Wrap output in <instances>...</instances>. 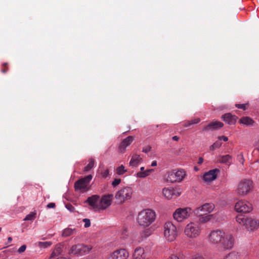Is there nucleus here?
Instances as JSON below:
<instances>
[{
	"instance_id": "de8ad7c7",
	"label": "nucleus",
	"mask_w": 259,
	"mask_h": 259,
	"mask_svg": "<svg viewBox=\"0 0 259 259\" xmlns=\"http://www.w3.org/2000/svg\"><path fill=\"white\" fill-rule=\"evenodd\" d=\"M190 121H191V123L192 124H196L200 122V119L199 118H195L194 119H192Z\"/></svg>"
},
{
	"instance_id": "1a4fd4ad",
	"label": "nucleus",
	"mask_w": 259,
	"mask_h": 259,
	"mask_svg": "<svg viewBox=\"0 0 259 259\" xmlns=\"http://www.w3.org/2000/svg\"><path fill=\"white\" fill-rule=\"evenodd\" d=\"M133 189L130 187H125L119 190L115 194V197L120 203H123L125 200L132 197Z\"/></svg>"
},
{
	"instance_id": "4d7b16f0",
	"label": "nucleus",
	"mask_w": 259,
	"mask_h": 259,
	"mask_svg": "<svg viewBox=\"0 0 259 259\" xmlns=\"http://www.w3.org/2000/svg\"><path fill=\"white\" fill-rule=\"evenodd\" d=\"M169 259H179L177 256L172 255L170 256Z\"/></svg>"
},
{
	"instance_id": "4c0bfd02",
	"label": "nucleus",
	"mask_w": 259,
	"mask_h": 259,
	"mask_svg": "<svg viewBox=\"0 0 259 259\" xmlns=\"http://www.w3.org/2000/svg\"><path fill=\"white\" fill-rule=\"evenodd\" d=\"M7 65L8 64L7 63H5L3 64L1 71L3 73H6L8 70V67H7Z\"/></svg>"
},
{
	"instance_id": "f257e3e1",
	"label": "nucleus",
	"mask_w": 259,
	"mask_h": 259,
	"mask_svg": "<svg viewBox=\"0 0 259 259\" xmlns=\"http://www.w3.org/2000/svg\"><path fill=\"white\" fill-rule=\"evenodd\" d=\"M208 238L209 243L217 245L219 250L221 251L231 249L235 243L233 235L227 234L221 230L211 231L208 235Z\"/></svg>"
},
{
	"instance_id": "8fccbe9b",
	"label": "nucleus",
	"mask_w": 259,
	"mask_h": 259,
	"mask_svg": "<svg viewBox=\"0 0 259 259\" xmlns=\"http://www.w3.org/2000/svg\"><path fill=\"white\" fill-rule=\"evenodd\" d=\"M210 218H211L210 215H207V216H206L205 218H202V219H203V220H201V222H207L210 219Z\"/></svg>"
},
{
	"instance_id": "58836bf2",
	"label": "nucleus",
	"mask_w": 259,
	"mask_h": 259,
	"mask_svg": "<svg viewBox=\"0 0 259 259\" xmlns=\"http://www.w3.org/2000/svg\"><path fill=\"white\" fill-rule=\"evenodd\" d=\"M66 207L68 210H69L71 212H74L75 209L74 207L71 204H66Z\"/></svg>"
},
{
	"instance_id": "7c9ffc66",
	"label": "nucleus",
	"mask_w": 259,
	"mask_h": 259,
	"mask_svg": "<svg viewBox=\"0 0 259 259\" xmlns=\"http://www.w3.org/2000/svg\"><path fill=\"white\" fill-rule=\"evenodd\" d=\"M36 212H31L29 214L27 215L24 219V221H33L35 218Z\"/></svg>"
},
{
	"instance_id": "f704fd0d",
	"label": "nucleus",
	"mask_w": 259,
	"mask_h": 259,
	"mask_svg": "<svg viewBox=\"0 0 259 259\" xmlns=\"http://www.w3.org/2000/svg\"><path fill=\"white\" fill-rule=\"evenodd\" d=\"M148 176L146 170L140 171L137 174V177L140 178H144Z\"/></svg>"
},
{
	"instance_id": "9d476101",
	"label": "nucleus",
	"mask_w": 259,
	"mask_h": 259,
	"mask_svg": "<svg viewBox=\"0 0 259 259\" xmlns=\"http://www.w3.org/2000/svg\"><path fill=\"white\" fill-rule=\"evenodd\" d=\"M186 175V172L183 169H179L177 171L173 170L168 172L166 181L170 183L180 182Z\"/></svg>"
},
{
	"instance_id": "7ed1b4c3",
	"label": "nucleus",
	"mask_w": 259,
	"mask_h": 259,
	"mask_svg": "<svg viewBox=\"0 0 259 259\" xmlns=\"http://www.w3.org/2000/svg\"><path fill=\"white\" fill-rule=\"evenodd\" d=\"M201 232V227L200 223L191 222L186 225L184 230V235L188 238L194 239L197 238Z\"/></svg>"
},
{
	"instance_id": "39448f33",
	"label": "nucleus",
	"mask_w": 259,
	"mask_h": 259,
	"mask_svg": "<svg viewBox=\"0 0 259 259\" xmlns=\"http://www.w3.org/2000/svg\"><path fill=\"white\" fill-rule=\"evenodd\" d=\"M253 187L252 181L249 179H243L238 184L236 192L239 196H244L251 191Z\"/></svg>"
},
{
	"instance_id": "f3484780",
	"label": "nucleus",
	"mask_w": 259,
	"mask_h": 259,
	"mask_svg": "<svg viewBox=\"0 0 259 259\" xmlns=\"http://www.w3.org/2000/svg\"><path fill=\"white\" fill-rule=\"evenodd\" d=\"M134 140L135 137L131 136L123 140L118 147L119 152L124 153L126 150V148L130 146Z\"/></svg>"
},
{
	"instance_id": "13d9d810",
	"label": "nucleus",
	"mask_w": 259,
	"mask_h": 259,
	"mask_svg": "<svg viewBox=\"0 0 259 259\" xmlns=\"http://www.w3.org/2000/svg\"><path fill=\"white\" fill-rule=\"evenodd\" d=\"M12 238L11 237H8V241L9 243H10L12 241Z\"/></svg>"
},
{
	"instance_id": "423d86ee",
	"label": "nucleus",
	"mask_w": 259,
	"mask_h": 259,
	"mask_svg": "<svg viewBox=\"0 0 259 259\" xmlns=\"http://www.w3.org/2000/svg\"><path fill=\"white\" fill-rule=\"evenodd\" d=\"M92 249L91 245L84 244L78 243L72 245L68 250L69 255H83L88 253Z\"/></svg>"
},
{
	"instance_id": "5fc2aeb1",
	"label": "nucleus",
	"mask_w": 259,
	"mask_h": 259,
	"mask_svg": "<svg viewBox=\"0 0 259 259\" xmlns=\"http://www.w3.org/2000/svg\"><path fill=\"white\" fill-rule=\"evenodd\" d=\"M153 170H154L153 169H149L146 170V172H147V173L148 174V176H149L151 172L153 171Z\"/></svg>"
},
{
	"instance_id": "a878e982",
	"label": "nucleus",
	"mask_w": 259,
	"mask_h": 259,
	"mask_svg": "<svg viewBox=\"0 0 259 259\" xmlns=\"http://www.w3.org/2000/svg\"><path fill=\"white\" fill-rule=\"evenodd\" d=\"M224 259H241L240 254L236 251H232L228 253Z\"/></svg>"
},
{
	"instance_id": "f8f14e48",
	"label": "nucleus",
	"mask_w": 259,
	"mask_h": 259,
	"mask_svg": "<svg viewBox=\"0 0 259 259\" xmlns=\"http://www.w3.org/2000/svg\"><path fill=\"white\" fill-rule=\"evenodd\" d=\"M214 208V205L213 204L205 203L196 208L194 212L196 214L201 216L211 212Z\"/></svg>"
},
{
	"instance_id": "603ef678",
	"label": "nucleus",
	"mask_w": 259,
	"mask_h": 259,
	"mask_svg": "<svg viewBox=\"0 0 259 259\" xmlns=\"http://www.w3.org/2000/svg\"><path fill=\"white\" fill-rule=\"evenodd\" d=\"M203 159L202 157H199V160H198V163L199 164H201L203 163Z\"/></svg>"
},
{
	"instance_id": "6e6d98bb",
	"label": "nucleus",
	"mask_w": 259,
	"mask_h": 259,
	"mask_svg": "<svg viewBox=\"0 0 259 259\" xmlns=\"http://www.w3.org/2000/svg\"><path fill=\"white\" fill-rule=\"evenodd\" d=\"M151 166H155L157 165V162L156 161L154 160V161H153L152 163H151Z\"/></svg>"
},
{
	"instance_id": "09e8293b",
	"label": "nucleus",
	"mask_w": 259,
	"mask_h": 259,
	"mask_svg": "<svg viewBox=\"0 0 259 259\" xmlns=\"http://www.w3.org/2000/svg\"><path fill=\"white\" fill-rule=\"evenodd\" d=\"M56 204L55 203L53 202L49 203L47 206V208H54Z\"/></svg>"
},
{
	"instance_id": "864d4df0",
	"label": "nucleus",
	"mask_w": 259,
	"mask_h": 259,
	"mask_svg": "<svg viewBox=\"0 0 259 259\" xmlns=\"http://www.w3.org/2000/svg\"><path fill=\"white\" fill-rule=\"evenodd\" d=\"M172 140L176 141H178L179 140V137L177 136H175L172 138Z\"/></svg>"
},
{
	"instance_id": "ea45409f",
	"label": "nucleus",
	"mask_w": 259,
	"mask_h": 259,
	"mask_svg": "<svg viewBox=\"0 0 259 259\" xmlns=\"http://www.w3.org/2000/svg\"><path fill=\"white\" fill-rule=\"evenodd\" d=\"M247 105V104H236L235 105V106L239 109H242L244 110H246V106Z\"/></svg>"
},
{
	"instance_id": "5701e85b",
	"label": "nucleus",
	"mask_w": 259,
	"mask_h": 259,
	"mask_svg": "<svg viewBox=\"0 0 259 259\" xmlns=\"http://www.w3.org/2000/svg\"><path fill=\"white\" fill-rule=\"evenodd\" d=\"M162 194L165 198L170 199L175 194V190L171 188H164L162 190Z\"/></svg>"
},
{
	"instance_id": "0eeeda50",
	"label": "nucleus",
	"mask_w": 259,
	"mask_h": 259,
	"mask_svg": "<svg viewBox=\"0 0 259 259\" xmlns=\"http://www.w3.org/2000/svg\"><path fill=\"white\" fill-rule=\"evenodd\" d=\"M92 178V175H89L76 181L74 184L75 191H80L81 192L88 191L90 189L89 185Z\"/></svg>"
},
{
	"instance_id": "aec40b11",
	"label": "nucleus",
	"mask_w": 259,
	"mask_h": 259,
	"mask_svg": "<svg viewBox=\"0 0 259 259\" xmlns=\"http://www.w3.org/2000/svg\"><path fill=\"white\" fill-rule=\"evenodd\" d=\"M224 121L229 124H234L236 121V117L230 113H226L222 115Z\"/></svg>"
},
{
	"instance_id": "9b49d317",
	"label": "nucleus",
	"mask_w": 259,
	"mask_h": 259,
	"mask_svg": "<svg viewBox=\"0 0 259 259\" xmlns=\"http://www.w3.org/2000/svg\"><path fill=\"white\" fill-rule=\"evenodd\" d=\"M235 209L239 212L247 213L252 210V207L249 202L240 200L235 204Z\"/></svg>"
},
{
	"instance_id": "ddd939ff",
	"label": "nucleus",
	"mask_w": 259,
	"mask_h": 259,
	"mask_svg": "<svg viewBox=\"0 0 259 259\" xmlns=\"http://www.w3.org/2000/svg\"><path fill=\"white\" fill-rule=\"evenodd\" d=\"M129 254L125 249H117L111 252L107 259H126Z\"/></svg>"
},
{
	"instance_id": "3c124183",
	"label": "nucleus",
	"mask_w": 259,
	"mask_h": 259,
	"mask_svg": "<svg viewBox=\"0 0 259 259\" xmlns=\"http://www.w3.org/2000/svg\"><path fill=\"white\" fill-rule=\"evenodd\" d=\"M192 123H191V121L190 120H189V121H186L184 124H183V126L184 127H188L189 126H190L191 125H192Z\"/></svg>"
},
{
	"instance_id": "dca6fc26",
	"label": "nucleus",
	"mask_w": 259,
	"mask_h": 259,
	"mask_svg": "<svg viewBox=\"0 0 259 259\" xmlns=\"http://www.w3.org/2000/svg\"><path fill=\"white\" fill-rule=\"evenodd\" d=\"M220 170L218 168H215L209 170L203 175V180L206 182H209L216 179L217 175L220 173Z\"/></svg>"
},
{
	"instance_id": "20e7f679",
	"label": "nucleus",
	"mask_w": 259,
	"mask_h": 259,
	"mask_svg": "<svg viewBox=\"0 0 259 259\" xmlns=\"http://www.w3.org/2000/svg\"><path fill=\"white\" fill-rule=\"evenodd\" d=\"M176 226L170 222H166L163 226V234L165 239L169 242L174 241L178 235Z\"/></svg>"
},
{
	"instance_id": "6ab92c4d",
	"label": "nucleus",
	"mask_w": 259,
	"mask_h": 259,
	"mask_svg": "<svg viewBox=\"0 0 259 259\" xmlns=\"http://www.w3.org/2000/svg\"><path fill=\"white\" fill-rule=\"evenodd\" d=\"M224 125V124L219 121H212L207 125L205 126L203 128V131H213L217 130L220 128L222 127Z\"/></svg>"
},
{
	"instance_id": "bf43d9fd",
	"label": "nucleus",
	"mask_w": 259,
	"mask_h": 259,
	"mask_svg": "<svg viewBox=\"0 0 259 259\" xmlns=\"http://www.w3.org/2000/svg\"><path fill=\"white\" fill-rule=\"evenodd\" d=\"M141 171H145L144 170V167H141L140 168Z\"/></svg>"
},
{
	"instance_id": "2f4dec72",
	"label": "nucleus",
	"mask_w": 259,
	"mask_h": 259,
	"mask_svg": "<svg viewBox=\"0 0 259 259\" xmlns=\"http://www.w3.org/2000/svg\"><path fill=\"white\" fill-rule=\"evenodd\" d=\"M222 143L221 141H217L214 142L211 146L210 147V150H214V149L220 147L222 145Z\"/></svg>"
},
{
	"instance_id": "49530a36",
	"label": "nucleus",
	"mask_w": 259,
	"mask_h": 259,
	"mask_svg": "<svg viewBox=\"0 0 259 259\" xmlns=\"http://www.w3.org/2000/svg\"><path fill=\"white\" fill-rule=\"evenodd\" d=\"M218 139H219V141H221V140H223L224 141L226 142L228 140V137H227L226 136H224L219 137L218 138Z\"/></svg>"
},
{
	"instance_id": "bb28decb",
	"label": "nucleus",
	"mask_w": 259,
	"mask_h": 259,
	"mask_svg": "<svg viewBox=\"0 0 259 259\" xmlns=\"http://www.w3.org/2000/svg\"><path fill=\"white\" fill-rule=\"evenodd\" d=\"M76 232L75 229L66 228L63 230L62 236L64 237H67L72 234H76Z\"/></svg>"
},
{
	"instance_id": "473e14b6",
	"label": "nucleus",
	"mask_w": 259,
	"mask_h": 259,
	"mask_svg": "<svg viewBox=\"0 0 259 259\" xmlns=\"http://www.w3.org/2000/svg\"><path fill=\"white\" fill-rule=\"evenodd\" d=\"M126 171V170L124 169V166L121 165L118 167L116 169V172L118 175H121L123 174Z\"/></svg>"
},
{
	"instance_id": "a19ab883",
	"label": "nucleus",
	"mask_w": 259,
	"mask_h": 259,
	"mask_svg": "<svg viewBox=\"0 0 259 259\" xmlns=\"http://www.w3.org/2000/svg\"><path fill=\"white\" fill-rule=\"evenodd\" d=\"M121 180L120 179H115L112 183V185L113 187H115L120 184Z\"/></svg>"
},
{
	"instance_id": "c756f323",
	"label": "nucleus",
	"mask_w": 259,
	"mask_h": 259,
	"mask_svg": "<svg viewBox=\"0 0 259 259\" xmlns=\"http://www.w3.org/2000/svg\"><path fill=\"white\" fill-rule=\"evenodd\" d=\"M94 164L95 160L93 158H90L88 164L84 167L83 171L85 172L89 171L94 167Z\"/></svg>"
},
{
	"instance_id": "f03ea898",
	"label": "nucleus",
	"mask_w": 259,
	"mask_h": 259,
	"mask_svg": "<svg viewBox=\"0 0 259 259\" xmlns=\"http://www.w3.org/2000/svg\"><path fill=\"white\" fill-rule=\"evenodd\" d=\"M156 214L151 209H145L141 211L137 218L138 224L144 227L149 226L155 221Z\"/></svg>"
},
{
	"instance_id": "412c9836",
	"label": "nucleus",
	"mask_w": 259,
	"mask_h": 259,
	"mask_svg": "<svg viewBox=\"0 0 259 259\" xmlns=\"http://www.w3.org/2000/svg\"><path fill=\"white\" fill-rule=\"evenodd\" d=\"M133 257L134 259H144L145 256L143 248L140 247L136 248L135 250Z\"/></svg>"
},
{
	"instance_id": "a18cd8bd",
	"label": "nucleus",
	"mask_w": 259,
	"mask_h": 259,
	"mask_svg": "<svg viewBox=\"0 0 259 259\" xmlns=\"http://www.w3.org/2000/svg\"><path fill=\"white\" fill-rule=\"evenodd\" d=\"M26 248V246L25 245H22L19 249H18V252L22 253L23 252Z\"/></svg>"
},
{
	"instance_id": "393cba45",
	"label": "nucleus",
	"mask_w": 259,
	"mask_h": 259,
	"mask_svg": "<svg viewBox=\"0 0 259 259\" xmlns=\"http://www.w3.org/2000/svg\"><path fill=\"white\" fill-rule=\"evenodd\" d=\"M64 245L62 243H59L56 245L54 250L51 254V257L54 258L58 256L62 252Z\"/></svg>"
},
{
	"instance_id": "c03bdc74",
	"label": "nucleus",
	"mask_w": 259,
	"mask_h": 259,
	"mask_svg": "<svg viewBox=\"0 0 259 259\" xmlns=\"http://www.w3.org/2000/svg\"><path fill=\"white\" fill-rule=\"evenodd\" d=\"M190 259H204V257L200 254H195Z\"/></svg>"
},
{
	"instance_id": "79ce46f5",
	"label": "nucleus",
	"mask_w": 259,
	"mask_h": 259,
	"mask_svg": "<svg viewBox=\"0 0 259 259\" xmlns=\"http://www.w3.org/2000/svg\"><path fill=\"white\" fill-rule=\"evenodd\" d=\"M83 221L84 222V227H89L91 225L90 220L88 219H84Z\"/></svg>"
},
{
	"instance_id": "4be33fe9",
	"label": "nucleus",
	"mask_w": 259,
	"mask_h": 259,
	"mask_svg": "<svg viewBox=\"0 0 259 259\" xmlns=\"http://www.w3.org/2000/svg\"><path fill=\"white\" fill-rule=\"evenodd\" d=\"M232 156L228 154L226 155L220 156L218 159V161L219 162L225 164L227 165H231L232 163Z\"/></svg>"
},
{
	"instance_id": "e433bc0d",
	"label": "nucleus",
	"mask_w": 259,
	"mask_h": 259,
	"mask_svg": "<svg viewBox=\"0 0 259 259\" xmlns=\"http://www.w3.org/2000/svg\"><path fill=\"white\" fill-rule=\"evenodd\" d=\"M102 177L104 178H106L109 175V171L106 169L101 172Z\"/></svg>"
},
{
	"instance_id": "a211bd4d",
	"label": "nucleus",
	"mask_w": 259,
	"mask_h": 259,
	"mask_svg": "<svg viewBox=\"0 0 259 259\" xmlns=\"http://www.w3.org/2000/svg\"><path fill=\"white\" fill-rule=\"evenodd\" d=\"M100 196L98 195H93L88 197L85 202L88 203L93 208L99 209Z\"/></svg>"
},
{
	"instance_id": "4468645a",
	"label": "nucleus",
	"mask_w": 259,
	"mask_h": 259,
	"mask_svg": "<svg viewBox=\"0 0 259 259\" xmlns=\"http://www.w3.org/2000/svg\"><path fill=\"white\" fill-rule=\"evenodd\" d=\"M113 195L112 194H107L103 195L99 201V209L104 210L109 207L111 204Z\"/></svg>"
},
{
	"instance_id": "c85d7f7f",
	"label": "nucleus",
	"mask_w": 259,
	"mask_h": 259,
	"mask_svg": "<svg viewBox=\"0 0 259 259\" xmlns=\"http://www.w3.org/2000/svg\"><path fill=\"white\" fill-rule=\"evenodd\" d=\"M240 122L242 124L250 125L253 124L254 122L253 120L250 117H244L240 119Z\"/></svg>"
},
{
	"instance_id": "c9c22d12",
	"label": "nucleus",
	"mask_w": 259,
	"mask_h": 259,
	"mask_svg": "<svg viewBox=\"0 0 259 259\" xmlns=\"http://www.w3.org/2000/svg\"><path fill=\"white\" fill-rule=\"evenodd\" d=\"M237 160L240 163H241L242 165L243 164L244 161V159L243 154L242 153L239 154L237 155Z\"/></svg>"
},
{
	"instance_id": "72a5a7b5",
	"label": "nucleus",
	"mask_w": 259,
	"mask_h": 259,
	"mask_svg": "<svg viewBox=\"0 0 259 259\" xmlns=\"http://www.w3.org/2000/svg\"><path fill=\"white\" fill-rule=\"evenodd\" d=\"M52 243L51 242H39L38 245L41 247L46 248L51 245Z\"/></svg>"
},
{
	"instance_id": "6e6552de",
	"label": "nucleus",
	"mask_w": 259,
	"mask_h": 259,
	"mask_svg": "<svg viewBox=\"0 0 259 259\" xmlns=\"http://www.w3.org/2000/svg\"><path fill=\"white\" fill-rule=\"evenodd\" d=\"M191 213V209L190 207L177 208L173 213L174 219L178 222H182L188 219Z\"/></svg>"
},
{
	"instance_id": "b1692460",
	"label": "nucleus",
	"mask_w": 259,
	"mask_h": 259,
	"mask_svg": "<svg viewBox=\"0 0 259 259\" xmlns=\"http://www.w3.org/2000/svg\"><path fill=\"white\" fill-rule=\"evenodd\" d=\"M142 160V159L139 155L134 154L130 162V166L133 167L137 166Z\"/></svg>"
},
{
	"instance_id": "37998d69",
	"label": "nucleus",
	"mask_w": 259,
	"mask_h": 259,
	"mask_svg": "<svg viewBox=\"0 0 259 259\" xmlns=\"http://www.w3.org/2000/svg\"><path fill=\"white\" fill-rule=\"evenodd\" d=\"M151 147L150 146L148 145V146L144 147L143 148L142 152H144L145 153H147L151 150Z\"/></svg>"
},
{
	"instance_id": "2eb2a0df",
	"label": "nucleus",
	"mask_w": 259,
	"mask_h": 259,
	"mask_svg": "<svg viewBox=\"0 0 259 259\" xmlns=\"http://www.w3.org/2000/svg\"><path fill=\"white\" fill-rule=\"evenodd\" d=\"M245 228L247 231H253L259 228V220L248 218L247 220Z\"/></svg>"
},
{
	"instance_id": "cd10ccee",
	"label": "nucleus",
	"mask_w": 259,
	"mask_h": 259,
	"mask_svg": "<svg viewBox=\"0 0 259 259\" xmlns=\"http://www.w3.org/2000/svg\"><path fill=\"white\" fill-rule=\"evenodd\" d=\"M248 218H246L243 215L240 214L236 217V220L239 224L245 227Z\"/></svg>"
}]
</instances>
